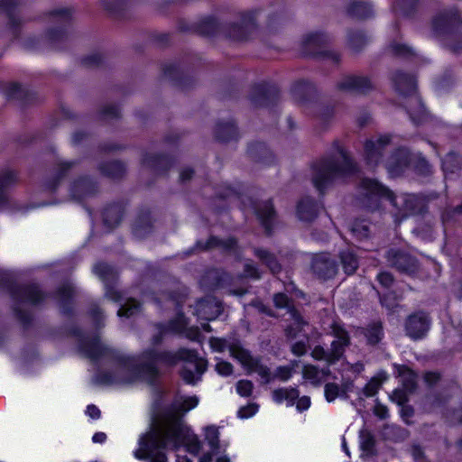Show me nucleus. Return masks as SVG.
Segmentation results:
<instances>
[{
    "label": "nucleus",
    "mask_w": 462,
    "mask_h": 462,
    "mask_svg": "<svg viewBox=\"0 0 462 462\" xmlns=\"http://www.w3.org/2000/svg\"><path fill=\"white\" fill-rule=\"evenodd\" d=\"M140 448L135 451L139 459L150 458L152 462H166L163 449L168 447L177 448L184 444L189 451L197 454L200 445L195 437H189V429L179 420L158 422L144 434L139 441Z\"/></svg>",
    "instance_id": "f257e3e1"
},
{
    "label": "nucleus",
    "mask_w": 462,
    "mask_h": 462,
    "mask_svg": "<svg viewBox=\"0 0 462 462\" xmlns=\"http://www.w3.org/2000/svg\"><path fill=\"white\" fill-rule=\"evenodd\" d=\"M179 360L186 362L180 371V376L189 384H195L207 370V360L199 356L196 351L186 348H180L176 353L145 351L141 356L136 370L140 376L152 382L158 376L161 365H174Z\"/></svg>",
    "instance_id": "f03ea898"
},
{
    "label": "nucleus",
    "mask_w": 462,
    "mask_h": 462,
    "mask_svg": "<svg viewBox=\"0 0 462 462\" xmlns=\"http://www.w3.org/2000/svg\"><path fill=\"white\" fill-rule=\"evenodd\" d=\"M335 152L313 164L312 182L315 188L323 189L337 180L350 177L357 172V167L338 141L333 143Z\"/></svg>",
    "instance_id": "7ed1b4c3"
},
{
    "label": "nucleus",
    "mask_w": 462,
    "mask_h": 462,
    "mask_svg": "<svg viewBox=\"0 0 462 462\" xmlns=\"http://www.w3.org/2000/svg\"><path fill=\"white\" fill-rule=\"evenodd\" d=\"M325 330L328 335L335 337L329 349L316 346L310 355L315 360L325 361L328 365H331L343 357L346 348L351 344V337L344 324L338 320H332Z\"/></svg>",
    "instance_id": "20e7f679"
},
{
    "label": "nucleus",
    "mask_w": 462,
    "mask_h": 462,
    "mask_svg": "<svg viewBox=\"0 0 462 462\" xmlns=\"http://www.w3.org/2000/svg\"><path fill=\"white\" fill-rule=\"evenodd\" d=\"M10 293L14 300V311L16 317L23 324H28L31 321V315L27 312H23L21 310V306L25 303L36 305L42 302L45 298L44 293L36 284L12 287Z\"/></svg>",
    "instance_id": "39448f33"
},
{
    "label": "nucleus",
    "mask_w": 462,
    "mask_h": 462,
    "mask_svg": "<svg viewBox=\"0 0 462 462\" xmlns=\"http://www.w3.org/2000/svg\"><path fill=\"white\" fill-rule=\"evenodd\" d=\"M361 203L368 210L379 208V199L384 198L396 207L394 194L385 186L373 179L365 178L360 182Z\"/></svg>",
    "instance_id": "423d86ee"
},
{
    "label": "nucleus",
    "mask_w": 462,
    "mask_h": 462,
    "mask_svg": "<svg viewBox=\"0 0 462 462\" xmlns=\"http://www.w3.org/2000/svg\"><path fill=\"white\" fill-rule=\"evenodd\" d=\"M50 17L51 22L58 25V30H49L45 42L51 49L58 50L67 40L65 29L70 22L71 11L68 8L56 9L51 12Z\"/></svg>",
    "instance_id": "0eeeda50"
},
{
    "label": "nucleus",
    "mask_w": 462,
    "mask_h": 462,
    "mask_svg": "<svg viewBox=\"0 0 462 462\" xmlns=\"http://www.w3.org/2000/svg\"><path fill=\"white\" fill-rule=\"evenodd\" d=\"M384 257L390 267L402 273L413 275L420 271L418 259L407 251L391 248L385 253Z\"/></svg>",
    "instance_id": "6e6552de"
},
{
    "label": "nucleus",
    "mask_w": 462,
    "mask_h": 462,
    "mask_svg": "<svg viewBox=\"0 0 462 462\" xmlns=\"http://www.w3.org/2000/svg\"><path fill=\"white\" fill-rule=\"evenodd\" d=\"M460 23H462V14L457 9L440 12L432 18L431 33L438 38L445 36Z\"/></svg>",
    "instance_id": "1a4fd4ad"
},
{
    "label": "nucleus",
    "mask_w": 462,
    "mask_h": 462,
    "mask_svg": "<svg viewBox=\"0 0 462 462\" xmlns=\"http://www.w3.org/2000/svg\"><path fill=\"white\" fill-rule=\"evenodd\" d=\"M430 327V318L425 311L420 310L409 315L404 322L406 335L413 340L423 338Z\"/></svg>",
    "instance_id": "9d476101"
},
{
    "label": "nucleus",
    "mask_w": 462,
    "mask_h": 462,
    "mask_svg": "<svg viewBox=\"0 0 462 462\" xmlns=\"http://www.w3.org/2000/svg\"><path fill=\"white\" fill-rule=\"evenodd\" d=\"M337 88L345 92L366 94L374 88V84L367 76L349 74L337 81Z\"/></svg>",
    "instance_id": "9b49d317"
},
{
    "label": "nucleus",
    "mask_w": 462,
    "mask_h": 462,
    "mask_svg": "<svg viewBox=\"0 0 462 462\" xmlns=\"http://www.w3.org/2000/svg\"><path fill=\"white\" fill-rule=\"evenodd\" d=\"M413 157L406 148L396 149L385 161V168L392 177L402 175L412 162Z\"/></svg>",
    "instance_id": "f8f14e48"
},
{
    "label": "nucleus",
    "mask_w": 462,
    "mask_h": 462,
    "mask_svg": "<svg viewBox=\"0 0 462 462\" xmlns=\"http://www.w3.org/2000/svg\"><path fill=\"white\" fill-rule=\"evenodd\" d=\"M237 361L246 369L248 374L256 373L262 378L263 383H269L273 381V374L270 368L262 363L261 358L253 356L247 349L239 354Z\"/></svg>",
    "instance_id": "ddd939ff"
},
{
    "label": "nucleus",
    "mask_w": 462,
    "mask_h": 462,
    "mask_svg": "<svg viewBox=\"0 0 462 462\" xmlns=\"http://www.w3.org/2000/svg\"><path fill=\"white\" fill-rule=\"evenodd\" d=\"M391 143V135L383 134L365 143V156L367 164L376 166L381 161L383 152Z\"/></svg>",
    "instance_id": "4468645a"
},
{
    "label": "nucleus",
    "mask_w": 462,
    "mask_h": 462,
    "mask_svg": "<svg viewBox=\"0 0 462 462\" xmlns=\"http://www.w3.org/2000/svg\"><path fill=\"white\" fill-rule=\"evenodd\" d=\"M436 199L433 195L409 194L403 198L404 217L424 215L428 211V204Z\"/></svg>",
    "instance_id": "2eb2a0df"
},
{
    "label": "nucleus",
    "mask_w": 462,
    "mask_h": 462,
    "mask_svg": "<svg viewBox=\"0 0 462 462\" xmlns=\"http://www.w3.org/2000/svg\"><path fill=\"white\" fill-rule=\"evenodd\" d=\"M313 273L320 279L333 278L337 273V263L328 254H319L313 257L311 263Z\"/></svg>",
    "instance_id": "dca6fc26"
},
{
    "label": "nucleus",
    "mask_w": 462,
    "mask_h": 462,
    "mask_svg": "<svg viewBox=\"0 0 462 462\" xmlns=\"http://www.w3.org/2000/svg\"><path fill=\"white\" fill-rule=\"evenodd\" d=\"M222 311L221 302L208 296L197 301L194 314L201 319L209 321L217 319Z\"/></svg>",
    "instance_id": "f3484780"
},
{
    "label": "nucleus",
    "mask_w": 462,
    "mask_h": 462,
    "mask_svg": "<svg viewBox=\"0 0 462 462\" xmlns=\"http://www.w3.org/2000/svg\"><path fill=\"white\" fill-rule=\"evenodd\" d=\"M209 344L211 348L216 352H224L226 349H228L230 356L236 360L239 359V354L245 349L243 347L241 342L236 338L226 339L211 337Z\"/></svg>",
    "instance_id": "a211bd4d"
},
{
    "label": "nucleus",
    "mask_w": 462,
    "mask_h": 462,
    "mask_svg": "<svg viewBox=\"0 0 462 462\" xmlns=\"http://www.w3.org/2000/svg\"><path fill=\"white\" fill-rule=\"evenodd\" d=\"M254 208L262 226L265 228L266 233L270 235L275 219V211L272 201L267 200L257 203Z\"/></svg>",
    "instance_id": "6ab92c4d"
},
{
    "label": "nucleus",
    "mask_w": 462,
    "mask_h": 462,
    "mask_svg": "<svg viewBox=\"0 0 462 462\" xmlns=\"http://www.w3.org/2000/svg\"><path fill=\"white\" fill-rule=\"evenodd\" d=\"M80 351L88 358L97 360L110 353V350L105 346L97 337L92 339H83L79 346Z\"/></svg>",
    "instance_id": "aec40b11"
},
{
    "label": "nucleus",
    "mask_w": 462,
    "mask_h": 462,
    "mask_svg": "<svg viewBox=\"0 0 462 462\" xmlns=\"http://www.w3.org/2000/svg\"><path fill=\"white\" fill-rule=\"evenodd\" d=\"M351 382H344L341 384L327 383L324 385V396L328 402H334L337 398L348 399V393L352 390Z\"/></svg>",
    "instance_id": "412c9836"
},
{
    "label": "nucleus",
    "mask_w": 462,
    "mask_h": 462,
    "mask_svg": "<svg viewBox=\"0 0 462 462\" xmlns=\"http://www.w3.org/2000/svg\"><path fill=\"white\" fill-rule=\"evenodd\" d=\"M236 246V240L233 237L220 239L217 236H210L206 242L199 241L196 247L201 251H207L213 248H219L223 251H232Z\"/></svg>",
    "instance_id": "4be33fe9"
},
{
    "label": "nucleus",
    "mask_w": 462,
    "mask_h": 462,
    "mask_svg": "<svg viewBox=\"0 0 462 462\" xmlns=\"http://www.w3.org/2000/svg\"><path fill=\"white\" fill-rule=\"evenodd\" d=\"M395 89L402 95H411L415 92L416 83L412 76L396 71L393 76Z\"/></svg>",
    "instance_id": "5701e85b"
},
{
    "label": "nucleus",
    "mask_w": 462,
    "mask_h": 462,
    "mask_svg": "<svg viewBox=\"0 0 462 462\" xmlns=\"http://www.w3.org/2000/svg\"><path fill=\"white\" fill-rule=\"evenodd\" d=\"M300 390L298 387H280L272 392L273 401L276 403L286 402V405L291 407L295 404L296 400L299 398Z\"/></svg>",
    "instance_id": "b1692460"
},
{
    "label": "nucleus",
    "mask_w": 462,
    "mask_h": 462,
    "mask_svg": "<svg viewBox=\"0 0 462 462\" xmlns=\"http://www.w3.org/2000/svg\"><path fill=\"white\" fill-rule=\"evenodd\" d=\"M76 292L73 286L69 283H63L56 291L55 297L60 308L64 314H69L71 311L70 303Z\"/></svg>",
    "instance_id": "393cba45"
},
{
    "label": "nucleus",
    "mask_w": 462,
    "mask_h": 462,
    "mask_svg": "<svg viewBox=\"0 0 462 462\" xmlns=\"http://www.w3.org/2000/svg\"><path fill=\"white\" fill-rule=\"evenodd\" d=\"M319 214V207L310 198L301 199L297 207V215L300 220L305 222L313 221Z\"/></svg>",
    "instance_id": "a878e982"
},
{
    "label": "nucleus",
    "mask_w": 462,
    "mask_h": 462,
    "mask_svg": "<svg viewBox=\"0 0 462 462\" xmlns=\"http://www.w3.org/2000/svg\"><path fill=\"white\" fill-rule=\"evenodd\" d=\"M396 371L403 389L408 393L414 392L417 388V374L406 365L396 366Z\"/></svg>",
    "instance_id": "bb28decb"
},
{
    "label": "nucleus",
    "mask_w": 462,
    "mask_h": 462,
    "mask_svg": "<svg viewBox=\"0 0 462 462\" xmlns=\"http://www.w3.org/2000/svg\"><path fill=\"white\" fill-rule=\"evenodd\" d=\"M339 259L346 274L351 275L358 268L359 261L356 253L351 249H345L339 253Z\"/></svg>",
    "instance_id": "cd10ccee"
},
{
    "label": "nucleus",
    "mask_w": 462,
    "mask_h": 462,
    "mask_svg": "<svg viewBox=\"0 0 462 462\" xmlns=\"http://www.w3.org/2000/svg\"><path fill=\"white\" fill-rule=\"evenodd\" d=\"M254 254L273 273H279L282 271V265L276 256L270 251L263 248H254Z\"/></svg>",
    "instance_id": "c85d7f7f"
},
{
    "label": "nucleus",
    "mask_w": 462,
    "mask_h": 462,
    "mask_svg": "<svg viewBox=\"0 0 462 462\" xmlns=\"http://www.w3.org/2000/svg\"><path fill=\"white\" fill-rule=\"evenodd\" d=\"M349 16L357 19H366L373 15L372 5L366 2H351L346 7Z\"/></svg>",
    "instance_id": "c756f323"
},
{
    "label": "nucleus",
    "mask_w": 462,
    "mask_h": 462,
    "mask_svg": "<svg viewBox=\"0 0 462 462\" xmlns=\"http://www.w3.org/2000/svg\"><path fill=\"white\" fill-rule=\"evenodd\" d=\"M18 181L17 173L10 169L0 171V205L6 199L5 189Z\"/></svg>",
    "instance_id": "7c9ffc66"
},
{
    "label": "nucleus",
    "mask_w": 462,
    "mask_h": 462,
    "mask_svg": "<svg viewBox=\"0 0 462 462\" xmlns=\"http://www.w3.org/2000/svg\"><path fill=\"white\" fill-rule=\"evenodd\" d=\"M96 186L94 182L88 178L79 180L73 184L72 195L77 199H82L89 195L94 194Z\"/></svg>",
    "instance_id": "2f4dec72"
},
{
    "label": "nucleus",
    "mask_w": 462,
    "mask_h": 462,
    "mask_svg": "<svg viewBox=\"0 0 462 462\" xmlns=\"http://www.w3.org/2000/svg\"><path fill=\"white\" fill-rule=\"evenodd\" d=\"M143 165L156 172H160L170 166V160L165 156L146 154L143 159Z\"/></svg>",
    "instance_id": "473e14b6"
},
{
    "label": "nucleus",
    "mask_w": 462,
    "mask_h": 462,
    "mask_svg": "<svg viewBox=\"0 0 462 462\" xmlns=\"http://www.w3.org/2000/svg\"><path fill=\"white\" fill-rule=\"evenodd\" d=\"M216 138L220 142H229L236 138L237 132L231 122L217 124L215 130Z\"/></svg>",
    "instance_id": "72a5a7b5"
},
{
    "label": "nucleus",
    "mask_w": 462,
    "mask_h": 462,
    "mask_svg": "<svg viewBox=\"0 0 462 462\" xmlns=\"http://www.w3.org/2000/svg\"><path fill=\"white\" fill-rule=\"evenodd\" d=\"M99 169L102 174L112 179L122 178L125 173V167L120 162H108L100 165Z\"/></svg>",
    "instance_id": "f704fd0d"
},
{
    "label": "nucleus",
    "mask_w": 462,
    "mask_h": 462,
    "mask_svg": "<svg viewBox=\"0 0 462 462\" xmlns=\"http://www.w3.org/2000/svg\"><path fill=\"white\" fill-rule=\"evenodd\" d=\"M95 273L106 284L114 283L117 279V273L110 265L100 263L94 267Z\"/></svg>",
    "instance_id": "c9c22d12"
},
{
    "label": "nucleus",
    "mask_w": 462,
    "mask_h": 462,
    "mask_svg": "<svg viewBox=\"0 0 462 462\" xmlns=\"http://www.w3.org/2000/svg\"><path fill=\"white\" fill-rule=\"evenodd\" d=\"M274 97L273 91L266 90L263 87H257L251 96V101L256 106H268L271 99H273Z\"/></svg>",
    "instance_id": "e433bc0d"
},
{
    "label": "nucleus",
    "mask_w": 462,
    "mask_h": 462,
    "mask_svg": "<svg viewBox=\"0 0 462 462\" xmlns=\"http://www.w3.org/2000/svg\"><path fill=\"white\" fill-rule=\"evenodd\" d=\"M248 20V23L246 19L244 20L245 26L237 24L232 25L229 29L228 36L236 41L245 40L248 37V32L254 27L251 18Z\"/></svg>",
    "instance_id": "4c0bfd02"
},
{
    "label": "nucleus",
    "mask_w": 462,
    "mask_h": 462,
    "mask_svg": "<svg viewBox=\"0 0 462 462\" xmlns=\"http://www.w3.org/2000/svg\"><path fill=\"white\" fill-rule=\"evenodd\" d=\"M103 217L106 226L110 227L116 226L122 218L121 208L118 206L107 207L103 212Z\"/></svg>",
    "instance_id": "58836bf2"
},
{
    "label": "nucleus",
    "mask_w": 462,
    "mask_h": 462,
    "mask_svg": "<svg viewBox=\"0 0 462 462\" xmlns=\"http://www.w3.org/2000/svg\"><path fill=\"white\" fill-rule=\"evenodd\" d=\"M302 377L314 386H319L322 383L319 368L314 365H305L302 367Z\"/></svg>",
    "instance_id": "ea45409f"
},
{
    "label": "nucleus",
    "mask_w": 462,
    "mask_h": 462,
    "mask_svg": "<svg viewBox=\"0 0 462 462\" xmlns=\"http://www.w3.org/2000/svg\"><path fill=\"white\" fill-rule=\"evenodd\" d=\"M152 223L149 216H143L139 217L134 226V235L142 238L152 231Z\"/></svg>",
    "instance_id": "a19ab883"
},
{
    "label": "nucleus",
    "mask_w": 462,
    "mask_h": 462,
    "mask_svg": "<svg viewBox=\"0 0 462 462\" xmlns=\"http://www.w3.org/2000/svg\"><path fill=\"white\" fill-rule=\"evenodd\" d=\"M140 312V303L134 299H129L117 311L119 317L131 318Z\"/></svg>",
    "instance_id": "79ce46f5"
},
{
    "label": "nucleus",
    "mask_w": 462,
    "mask_h": 462,
    "mask_svg": "<svg viewBox=\"0 0 462 462\" xmlns=\"http://www.w3.org/2000/svg\"><path fill=\"white\" fill-rule=\"evenodd\" d=\"M385 379L386 376L383 374H378L377 376L373 377L364 387V394L366 397H372L375 395Z\"/></svg>",
    "instance_id": "37998d69"
},
{
    "label": "nucleus",
    "mask_w": 462,
    "mask_h": 462,
    "mask_svg": "<svg viewBox=\"0 0 462 462\" xmlns=\"http://www.w3.org/2000/svg\"><path fill=\"white\" fill-rule=\"evenodd\" d=\"M95 381L98 384L106 385L114 383H125L130 382V380L119 377L117 375H113L112 374L106 372L99 373L98 374H97L95 377Z\"/></svg>",
    "instance_id": "c03bdc74"
},
{
    "label": "nucleus",
    "mask_w": 462,
    "mask_h": 462,
    "mask_svg": "<svg viewBox=\"0 0 462 462\" xmlns=\"http://www.w3.org/2000/svg\"><path fill=\"white\" fill-rule=\"evenodd\" d=\"M350 230L357 239H364L369 236V225L364 220H355L351 226Z\"/></svg>",
    "instance_id": "a18cd8bd"
},
{
    "label": "nucleus",
    "mask_w": 462,
    "mask_h": 462,
    "mask_svg": "<svg viewBox=\"0 0 462 462\" xmlns=\"http://www.w3.org/2000/svg\"><path fill=\"white\" fill-rule=\"evenodd\" d=\"M365 336L369 344L375 345L379 343L383 336L382 324L377 322L371 325L367 328Z\"/></svg>",
    "instance_id": "49530a36"
},
{
    "label": "nucleus",
    "mask_w": 462,
    "mask_h": 462,
    "mask_svg": "<svg viewBox=\"0 0 462 462\" xmlns=\"http://www.w3.org/2000/svg\"><path fill=\"white\" fill-rule=\"evenodd\" d=\"M443 170L455 172L460 168V159L456 152H448L442 160Z\"/></svg>",
    "instance_id": "de8ad7c7"
},
{
    "label": "nucleus",
    "mask_w": 462,
    "mask_h": 462,
    "mask_svg": "<svg viewBox=\"0 0 462 462\" xmlns=\"http://www.w3.org/2000/svg\"><path fill=\"white\" fill-rule=\"evenodd\" d=\"M311 95L314 93V87L307 81H300L293 87V94L299 101L304 100V94Z\"/></svg>",
    "instance_id": "09e8293b"
},
{
    "label": "nucleus",
    "mask_w": 462,
    "mask_h": 462,
    "mask_svg": "<svg viewBox=\"0 0 462 462\" xmlns=\"http://www.w3.org/2000/svg\"><path fill=\"white\" fill-rule=\"evenodd\" d=\"M366 42L365 35L361 32H352L348 35V44L356 51H360Z\"/></svg>",
    "instance_id": "8fccbe9b"
},
{
    "label": "nucleus",
    "mask_w": 462,
    "mask_h": 462,
    "mask_svg": "<svg viewBox=\"0 0 462 462\" xmlns=\"http://www.w3.org/2000/svg\"><path fill=\"white\" fill-rule=\"evenodd\" d=\"M412 162H414V171L418 174L427 176L431 173V166L425 158L418 155L416 158H413Z\"/></svg>",
    "instance_id": "3c124183"
},
{
    "label": "nucleus",
    "mask_w": 462,
    "mask_h": 462,
    "mask_svg": "<svg viewBox=\"0 0 462 462\" xmlns=\"http://www.w3.org/2000/svg\"><path fill=\"white\" fill-rule=\"evenodd\" d=\"M293 370H294L293 365L292 366H289V365L278 366L275 369L274 373L273 374V380L277 378L280 381L286 382L289 379H291V377L292 376Z\"/></svg>",
    "instance_id": "603ef678"
},
{
    "label": "nucleus",
    "mask_w": 462,
    "mask_h": 462,
    "mask_svg": "<svg viewBox=\"0 0 462 462\" xmlns=\"http://www.w3.org/2000/svg\"><path fill=\"white\" fill-rule=\"evenodd\" d=\"M273 305L277 309H286L287 310L292 306V300L282 292L274 293L273 296Z\"/></svg>",
    "instance_id": "864d4df0"
},
{
    "label": "nucleus",
    "mask_w": 462,
    "mask_h": 462,
    "mask_svg": "<svg viewBox=\"0 0 462 462\" xmlns=\"http://www.w3.org/2000/svg\"><path fill=\"white\" fill-rule=\"evenodd\" d=\"M390 50L393 55L399 57L408 58L414 55V51L411 47L400 43H392Z\"/></svg>",
    "instance_id": "5fc2aeb1"
},
{
    "label": "nucleus",
    "mask_w": 462,
    "mask_h": 462,
    "mask_svg": "<svg viewBox=\"0 0 462 462\" xmlns=\"http://www.w3.org/2000/svg\"><path fill=\"white\" fill-rule=\"evenodd\" d=\"M237 393L242 397H250L253 393L254 384L249 380H239L236 385Z\"/></svg>",
    "instance_id": "6e6d98bb"
},
{
    "label": "nucleus",
    "mask_w": 462,
    "mask_h": 462,
    "mask_svg": "<svg viewBox=\"0 0 462 462\" xmlns=\"http://www.w3.org/2000/svg\"><path fill=\"white\" fill-rule=\"evenodd\" d=\"M218 429L215 426H208L205 429V438L212 448H216L218 446Z\"/></svg>",
    "instance_id": "4d7b16f0"
},
{
    "label": "nucleus",
    "mask_w": 462,
    "mask_h": 462,
    "mask_svg": "<svg viewBox=\"0 0 462 462\" xmlns=\"http://www.w3.org/2000/svg\"><path fill=\"white\" fill-rule=\"evenodd\" d=\"M198 403L199 399L197 396L186 397L177 405V411L179 412H187L189 410L195 408Z\"/></svg>",
    "instance_id": "13d9d810"
},
{
    "label": "nucleus",
    "mask_w": 462,
    "mask_h": 462,
    "mask_svg": "<svg viewBox=\"0 0 462 462\" xmlns=\"http://www.w3.org/2000/svg\"><path fill=\"white\" fill-rule=\"evenodd\" d=\"M217 26L218 24L215 18L208 17L202 22L200 31L204 34L211 35L217 32Z\"/></svg>",
    "instance_id": "bf43d9fd"
},
{
    "label": "nucleus",
    "mask_w": 462,
    "mask_h": 462,
    "mask_svg": "<svg viewBox=\"0 0 462 462\" xmlns=\"http://www.w3.org/2000/svg\"><path fill=\"white\" fill-rule=\"evenodd\" d=\"M4 94L8 99L18 98L21 97L22 88L17 83H8L4 88Z\"/></svg>",
    "instance_id": "052dcab7"
},
{
    "label": "nucleus",
    "mask_w": 462,
    "mask_h": 462,
    "mask_svg": "<svg viewBox=\"0 0 462 462\" xmlns=\"http://www.w3.org/2000/svg\"><path fill=\"white\" fill-rule=\"evenodd\" d=\"M76 166V162H60L57 168V177L59 179L65 177L69 172L72 171Z\"/></svg>",
    "instance_id": "680f3d73"
},
{
    "label": "nucleus",
    "mask_w": 462,
    "mask_h": 462,
    "mask_svg": "<svg viewBox=\"0 0 462 462\" xmlns=\"http://www.w3.org/2000/svg\"><path fill=\"white\" fill-rule=\"evenodd\" d=\"M376 280L384 288H390L394 282L393 275L389 272H381L377 274Z\"/></svg>",
    "instance_id": "e2e57ef3"
},
{
    "label": "nucleus",
    "mask_w": 462,
    "mask_h": 462,
    "mask_svg": "<svg viewBox=\"0 0 462 462\" xmlns=\"http://www.w3.org/2000/svg\"><path fill=\"white\" fill-rule=\"evenodd\" d=\"M258 404L256 403H249L238 411V416L242 419L249 418L253 415H254L258 411Z\"/></svg>",
    "instance_id": "0e129e2a"
},
{
    "label": "nucleus",
    "mask_w": 462,
    "mask_h": 462,
    "mask_svg": "<svg viewBox=\"0 0 462 462\" xmlns=\"http://www.w3.org/2000/svg\"><path fill=\"white\" fill-rule=\"evenodd\" d=\"M398 298L393 297V293L389 292L380 296V302L388 310H393L397 307Z\"/></svg>",
    "instance_id": "69168bd1"
},
{
    "label": "nucleus",
    "mask_w": 462,
    "mask_h": 462,
    "mask_svg": "<svg viewBox=\"0 0 462 462\" xmlns=\"http://www.w3.org/2000/svg\"><path fill=\"white\" fill-rule=\"evenodd\" d=\"M287 312L290 314L291 319L294 321V324L296 326L304 327L307 325V322L304 320L302 315L300 313V311L294 307V305L291 306Z\"/></svg>",
    "instance_id": "338daca9"
},
{
    "label": "nucleus",
    "mask_w": 462,
    "mask_h": 462,
    "mask_svg": "<svg viewBox=\"0 0 462 462\" xmlns=\"http://www.w3.org/2000/svg\"><path fill=\"white\" fill-rule=\"evenodd\" d=\"M244 273L247 278H252L254 280L261 278V273L257 266L249 262L245 264Z\"/></svg>",
    "instance_id": "774afa93"
}]
</instances>
